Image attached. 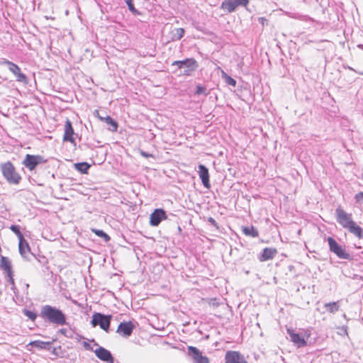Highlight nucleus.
Listing matches in <instances>:
<instances>
[{
    "label": "nucleus",
    "instance_id": "obj_9",
    "mask_svg": "<svg viewBox=\"0 0 363 363\" xmlns=\"http://www.w3.org/2000/svg\"><path fill=\"white\" fill-rule=\"evenodd\" d=\"M188 354L191 357L194 363H210L209 359L202 354L197 347L188 346Z\"/></svg>",
    "mask_w": 363,
    "mask_h": 363
},
{
    "label": "nucleus",
    "instance_id": "obj_14",
    "mask_svg": "<svg viewBox=\"0 0 363 363\" xmlns=\"http://www.w3.org/2000/svg\"><path fill=\"white\" fill-rule=\"evenodd\" d=\"M94 352L100 360L106 363H114V358L111 352L104 347L100 346Z\"/></svg>",
    "mask_w": 363,
    "mask_h": 363
},
{
    "label": "nucleus",
    "instance_id": "obj_20",
    "mask_svg": "<svg viewBox=\"0 0 363 363\" xmlns=\"http://www.w3.org/2000/svg\"><path fill=\"white\" fill-rule=\"evenodd\" d=\"M277 254V250L274 248L266 247L263 250L262 254V261H267L272 259Z\"/></svg>",
    "mask_w": 363,
    "mask_h": 363
},
{
    "label": "nucleus",
    "instance_id": "obj_13",
    "mask_svg": "<svg viewBox=\"0 0 363 363\" xmlns=\"http://www.w3.org/2000/svg\"><path fill=\"white\" fill-rule=\"evenodd\" d=\"M134 328L135 325L131 321L122 322L118 326L116 333L123 337H128L131 335Z\"/></svg>",
    "mask_w": 363,
    "mask_h": 363
},
{
    "label": "nucleus",
    "instance_id": "obj_33",
    "mask_svg": "<svg viewBox=\"0 0 363 363\" xmlns=\"http://www.w3.org/2000/svg\"><path fill=\"white\" fill-rule=\"evenodd\" d=\"M354 199L357 203L363 204V192L357 193L354 196Z\"/></svg>",
    "mask_w": 363,
    "mask_h": 363
},
{
    "label": "nucleus",
    "instance_id": "obj_24",
    "mask_svg": "<svg viewBox=\"0 0 363 363\" xmlns=\"http://www.w3.org/2000/svg\"><path fill=\"white\" fill-rule=\"evenodd\" d=\"M172 40H180L184 35V30L182 28H177L174 29L172 31Z\"/></svg>",
    "mask_w": 363,
    "mask_h": 363
},
{
    "label": "nucleus",
    "instance_id": "obj_7",
    "mask_svg": "<svg viewBox=\"0 0 363 363\" xmlns=\"http://www.w3.org/2000/svg\"><path fill=\"white\" fill-rule=\"evenodd\" d=\"M328 242L330 250L335 254L339 258L344 259H350L351 255L346 252L345 249L339 245L335 239L331 237L328 238Z\"/></svg>",
    "mask_w": 363,
    "mask_h": 363
},
{
    "label": "nucleus",
    "instance_id": "obj_29",
    "mask_svg": "<svg viewBox=\"0 0 363 363\" xmlns=\"http://www.w3.org/2000/svg\"><path fill=\"white\" fill-rule=\"evenodd\" d=\"M93 231L99 237L103 238L105 240V241H108L110 240V237L106 233H104L103 230H93Z\"/></svg>",
    "mask_w": 363,
    "mask_h": 363
},
{
    "label": "nucleus",
    "instance_id": "obj_12",
    "mask_svg": "<svg viewBox=\"0 0 363 363\" xmlns=\"http://www.w3.org/2000/svg\"><path fill=\"white\" fill-rule=\"evenodd\" d=\"M167 218L165 211L162 208H157L150 214V224L152 226H158L162 220Z\"/></svg>",
    "mask_w": 363,
    "mask_h": 363
},
{
    "label": "nucleus",
    "instance_id": "obj_27",
    "mask_svg": "<svg viewBox=\"0 0 363 363\" xmlns=\"http://www.w3.org/2000/svg\"><path fill=\"white\" fill-rule=\"evenodd\" d=\"M11 230L18 237V240H21L23 238L22 233L20 230V228L18 225H12L10 227Z\"/></svg>",
    "mask_w": 363,
    "mask_h": 363
},
{
    "label": "nucleus",
    "instance_id": "obj_37",
    "mask_svg": "<svg viewBox=\"0 0 363 363\" xmlns=\"http://www.w3.org/2000/svg\"><path fill=\"white\" fill-rule=\"evenodd\" d=\"M208 221L213 224V225H217V223L216 221L213 218H208Z\"/></svg>",
    "mask_w": 363,
    "mask_h": 363
},
{
    "label": "nucleus",
    "instance_id": "obj_5",
    "mask_svg": "<svg viewBox=\"0 0 363 363\" xmlns=\"http://www.w3.org/2000/svg\"><path fill=\"white\" fill-rule=\"evenodd\" d=\"M111 320V315L95 313L92 316L91 323L93 327L99 325L102 330L108 332Z\"/></svg>",
    "mask_w": 363,
    "mask_h": 363
},
{
    "label": "nucleus",
    "instance_id": "obj_31",
    "mask_svg": "<svg viewBox=\"0 0 363 363\" xmlns=\"http://www.w3.org/2000/svg\"><path fill=\"white\" fill-rule=\"evenodd\" d=\"M23 313L26 316H27L30 320H35L37 318V314L29 310H24Z\"/></svg>",
    "mask_w": 363,
    "mask_h": 363
},
{
    "label": "nucleus",
    "instance_id": "obj_28",
    "mask_svg": "<svg viewBox=\"0 0 363 363\" xmlns=\"http://www.w3.org/2000/svg\"><path fill=\"white\" fill-rule=\"evenodd\" d=\"M222 77L225 79V82L229 85L235 86L236 85V81L231 77L228 76L225 72L222 71Z\"/></svg>",
    "mask_w": 363,
    "mask_h": 363
},
{
    "label": "nucleus",
    "instance_id": "obj_17",
    "mask_svg": "<svg viewBox=\"0 0 363 363\" xmlns=\"http://www.w3.org/2000/svg\"><path fill=\"white\" fill-rule=\"evenodd\" d=\"M287 331H288V334L289 335V336L291 337V340L294 343L297 345L298 347H303V346H305L306 345V342L304 340L303 337H302L301 335H300L298 333H294L290 329H288Z\"/></svg>",
    "mask_w": 363,
    "mask_h": 363
},
{
    "label": "nucleus",
    "instance_id": "obj_15",
    "mask_svg": "<svg viewBox=\"0 0 363 363\" xmlns=\"http://www.w3.org/2000/svg\"><path fill=\"white\" fill-rule=\"evenodd\" d=\"M198 168V173L203 185L206 188H210L209 173L208 168L203 164H199Z\"/></svg>",
    "mask_w": 363,
    "mask_h": 363
},
{
    "label": "nucleus",
    "instance_id": "obj_11",
    "mask_svg": "<svg viewBox=\"0 0 363 363\" xmlns=\"http://www.w3.org/2000/svg\"><path fill=\"white\" fill-rule=\"evenodd\" d=\"M249 3V0H224L221 4V8L231 13L239 6H246Z\"/></svg>",
    "mask_w": 363,
    "mask_h": 363
},
{
    "label": "nucleus",
    "instance_id": "obj_3",
    "mask_svg": "<svg viewBox=\"0 0 363 363\" xmlns=\"http://www.w3.org/2000/svg\"><path fill=\"white\" fill-rule=\"evenodd\" d=\"M0 169L4 179L9 184L17 185L21 182L22 179L21 176L10 161L1 163L0 164Z\"/></svg>",
    "mask_w": 363,
    "mask_h": 363
},
{
    "label": "nucleus",
    "instance_id": "obj_21",
    "mask_svg": "<svg viewBox=\"0 0 363 363\" xmlns=\"http://www.w3.org/2000/svg\"><path fill=\"white\" fill-rule=\"evenodd\" d=\"M242 232L245 235L250 236L252 238H257L259 236L257 230L254 226L244 227Z\"/></svg>",
    "mask_w": 363,
    "mask_h": 363
},
{
    "label": "nucleus",
    "instance_id": "obj_30",
    "mask_svg": "<svg viewBox=\"0 0 363 363\" xmlns=\"http://www.w3.org/2000/svg\"><path fill=\"white\" fill-rule=\"evenodd\" d=\"M125 2L126 3L128 7V9L133 13H138V10L135 8L134 6V4H133V0H124Z\"/></svg>",
    "mask_w": 363,
    "mask_h": 363
},
{
    "label": "nucleus",
    "instance_id": "obj_23",
    "mask_svg": "<svg viewBox=\"0 0 363 363\" xmlns=\"http://www.w3.org/2000/svg\"><path fill=\"white\" fill-rule=\"evenodd\" d=\"M326 310L332 313H335L339 310L338 302L327 303L325 304Z\"/></svg>",
    "mask_w": 363,
    "mask_h": 363
},
{
    "label": "nucleus",
    "instance_id": "obj_39",
    "mask_svg": "<svg viewBox=\"0 0 363 363\" xmlns=\"http://www.w3.org/2000/svg\"><path fill=\"white\" fill-rule=\"evenodd\" d=\"M99 119L101 121H104L105 123L106 122V117H101V116H99Z\"/></svg>",
    "mask_w": 363,
    "mask_h": 363
},
{
    "label": "nucleus",
    "instance_id": "obj_1",
    "mask_svg": "<svg viewBox=\"0 0 363 363\" xmlns=\"http://www.w3.org/2000/svg\"><path fill=\"white\" fill-rule=\"evenodd\" d=\"M335 216L337 221L344 228H346L350 233L359 238H363V230L352 220V214L347 213L340 206L336 208Z\"/></svg>",
    "mask_w": 363,
    "mask_h": 363
},
{
    "label": "nucleus",
    "instance_id": "obj_2",
    "mask_svg": "<svg viewBox=\"0 0 363 363\" xmlns=\"http://www.w3.org/2000/svg\"><path fill=\"white\" fill-rule=\"evenodd\" d=\"M40 316L48 320L49 323L57 325H64L67 324L66 315L59 308L50 305L42 306Z\"/></svg>",
    "mask_w": 363,
    "mask_h": 363
},
{
    "label": "nucleus",
    "instance_id": "obj_36",
    "mask_svg": "<svg viewBox=\"0 0 363 363\" xmlns=\"http://www.w3.org/2000/svg\"><path fill=\"white\" fill-rule=\"evenodd\" d=\"M59 332L60 333H62V335H64L65 336L67 337L68 335H67V329H65V328H62L59 330Z\"/></svg>",
    "mask_w": 363,
    "mask_h": 363
},
{
    "label": "nucleus",
    "instance_id": "obj_38",
    "mask_svg": "<svg viewBox=\"0 0 363 363\" xmlns=\"http://www.w3.org/2000/svg\"><path fill=\"white\" fill-rule=\"evenodd\" d=\"M9 277V281L10 283L12 284V285H14V279H13V277H12V273L11 274L10 276H8Z\"/></svg>",
    "mask_w": 363,
    "mask_h": 363
},
{
    "label": "nucleus",
    "instance_id": "obj_35",
    "mask_svg": "<svg viewBox=\"0 0 363 363\" xmlns=\"http://www.w3.org/2000/svg\"><path fill=\"white\" fill-rule=\"evenodd\" d=\"M83 345L84 347H85V349L88 350H92L91 345L89 343L86 342H83Z\"/></svg>",
    "mask_w": 363,
    "mask_h": 363
},
{
    "label": "nucleus",
    "instance_id": "obj_25",
    "mask_svg": "<svg viewBox=\"0 0 363 363\" xmlns=\"http://www.w3.org/2000/svg\"><path fill=\"white\" fill-rule=\"evenodd\" d=\"M108 125H110L108 130L111 132H116L118 129V123L116 121H114L111 116H106V122Z\"/></svg>",
    "mask_w": 363,
    "mask_h": 363
},
{
    "label": "nucleus",
    "instance_id": "obj_32",
    "mask_svg": "<svg viewBox=\"0 0 363 363\" xmlns=\"http://www.w3.org/2000/svg\"><path fill=\"white\" fill-rule=\"evenodd\" d=\"M206 88L203 86H201V85H198L196 86V94H204V95H207V93L206 92Z\"/></svg>",
    "mask_w": 363,
    "mask_h": 363
},
{
    "label": "nucleus",
    "instance_id": "obj_10",
    "mask_svg": "<svg viewBox=\"0 0 363 363\" xmlns=\"http://www.w3.org/2000/svg\"><path fill=\"white\" fill-rule=\"evenodd\" d=\"M225 363H248L246 358L238 351L229 350L225 354Z\"/></svg>",
    "mask_w": 363,
    "mask_h": 363
},
{
    "label": "nucleus",
    "instance_id": "obj_26",
    "mask_svg": "<svg viewBox=\"0 0 363 363\" xmlns=\"http://www.w3.org/2000/svg\"><path fill=\"white\" fill-rule=\"evenodd\" d=\"M30 345L33 347L40 348V349H45L47 346L50 345V342H43L40 340H35L32 342H30Z\"/></svg>",
    "mask_w": 363,
    "mask_h": 363
},
{
    "label": "nucleus",
    "instance_id": "obj_34",
    "mask_svg": "<svg viewBox=\"0 0 363 363\" xmlns=\"http://www.w3.org/2000/svg\"><path fill=\"white\" fill-rule=\"evenodd\" d=\"M140 155L143 157H145V158L152 157H153V155L152 154L147 153V152H146L145 151H143V150L140 151Z\"/></svg>",
    "mask_w": 363,
    "mask_h": 363
},
{
    "label": "nucleus",
    "instance_id": "obj_8",
    "mask_svg": "<svg viewBox=\"0 0 363 363\" xmlns=\"http://www.w3.org/2000/svg\"><path fill=\"white\" fill-rule=\"evenodd\" d=\"M172 65H177L180 69H183L184 74L190 75L191 72L197 67L196 61L193 58L186 59L182 61H174Z\"/></svg>",
    "mask_w": 363,
    "mask_h": 363
},
{
    "label": "nucleus",
    "instance_id": "obj_6",
    "mask_svg": "<svg viewBox=\"0 0 363 363\" xmlns=\"http://www.w3.org/2000/svg\"><path fill=\"white\" fill-rule=\"evenodd\" d=\"M46 162L47 160L41 155L27 154L22 162V164L30 171H33L38 164Z\"/></svg>",
    "mask_w": 363,
    "mask_h": 363
},
{
    "label": "nucleus",
    "instance_id": "obj_40",
    "mask_svg": "<svg viewBox=\"0 0 363 363\" xmlns=\"http://www.w3.org/2000/svg\"><path fill=\"white\" fill-rule=\"evenodd\" d=\"M357 72L360 74H363V72Z\"/></svg>",
    "mask_w": 363,
    "mask_h": 363
},
{
    "label": "nucleus",
    "instance_id": "obj_18",
    "mask_svg": "<svg viewBox=\"0 0 363 363\" xmlns=\"http://www.w3.org/2000/svg\"><path fill=\"white\" fill-rule=\"evenodd\" d=\"M18 250L21 255L24 257L27 258L28 255L30 252V248L29 247V245L26 240L23 238L21 240H18Z\"/></svg>",
    "mask_w": 363,
    "mask_h": 363
},
{
    "label": "nucleus",
    "instance_id": "obj_19",
    "mask_svg": "<svg viewBox=\"0 0 363 363\" xmlns=\"http://www.w3.org/2000/svg\"><path fill=\"white\" fill-rule=\"evenodd\" d=\"M0 267L7 273L8 276L11 275L12 272L11 263L8 257L4 256L1 257Z\"/></svg>",
    "mask_w": 363,
    "mask_h": 363
},
{
    "label": "nucleus",
    "instance_id": "obj_16",
    "mask_svg": "<svg viewBox=\"0 0 363 363\" xmlns=\"http://www.w3.org/2000/svg\"><path fill=\"white\" fill-rule=\"evenodd\" d=\"M74 129L72 128V124L69 120H67L65 125V133L63 136V140L65 141H69L73 144H74V138H73Z\"/></svg>",
    "mask_w": 363,
    "mask_h": 363
},
{
    "label": "nucleus",
    "instance_id": "obj_4",
    "mask_svg": "<svg viewBox=\"0 0 363 363\" xmlns=\"http://www.w3.org/2000/svg\"><path fill=\"white\" fill-rule=\"evenodd\" d=\"M0 65H7L9 70L15 75L17 82H21L24 84H27L28 83V77L25 74L21 72V68L16 64L6 59H2L0 61Z\"/></svg>",
    "mask_w": 363,
    "mask_h": 363
},
{
    "label": "nucleus",
    "instance_id": "obj_22",
    "mask_svg": "<svg viewBox=\"0 0 363 363\" xmlns=\"http://www.w3.org/2000/svg\"><path fill=\"white\" fill-rule=\"evenodd\" d=\"M75 169L79 172L85 174L87 173L90 165L87 162H79L74 164Z\"/></svg>",
    "mask_w": 363,
    "mask_h": 363
}]
</instances>
